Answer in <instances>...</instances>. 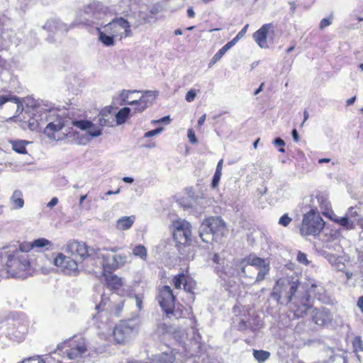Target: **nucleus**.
Listing matches in <instances>:
<instances>
[{"label":"nucleus","instance_id":"nucleus-49","mask_svg":"<svg viewBox=\"0 0 363 363\" xmlns=\"http://www.w3.org/2000/svg\"><path fill=\"white\" fill-rule=\"evenodd\" d=\"M249 25L247 24L244 26V28L237 34V35L232 40V41L234 42L235 44H236V43L240 40L242 38H243L246 33V31L247 30V28H248Z\"/></svg>","mask_w":363,"mask_h":363},{"label":"nucleus","instance_id":"nucleus-38","mask_svg":"<svg viewBox=\"0 0 363 363\" xmlns=\"http://www.w3.org/2000/svg\"><path fill=\"white\" fill-rule=\"evenodd\" d=\"M219 277L225 280L226 278L231 277L234 274V269L229 266H223L222 269L218 271Z\"/></svg>","mask_w":363,"mask_h":363},{"label":"nucleus","instance_id":"nucleus-51","mask_svg":"<svg viewBox=\"0 0 363 363\" xmlns=\"http://www.w3.org/2000/svg\"><path fill=\"white\" fill-rule=\"evenodd\" d=\"M170 314L172 315L177 319L182 318L184 315L183 311L180 310L179 307L177 308H175V307H174L171 310V312H169V315Z\"/></svg>","mask_w":363,"mask_h":363},{"label":"nucleus","instance_id":"nucleus-3","mask_svg":"<svg viewBox=\"0 0 363 363\" xmlns=\"http://www.w3.org/2000/svg\"><path fill=\"white\" fill-rule=\"evenodd\" d=\"M39 112L41 114L40 123H47L44 129L45 134L50 138L55 139V133L60 131L68 121L65 117V111L53 108L50 105H45Z\"/></svg>","mask_w":363,"mask_h":363},{"label":"nucleus","instance_id":"nucleus-16","mask_svg":"<svg viewBox=\"0 0 363 363\" xmlns=\"http://www.w3.org/2000/svg\"><path fill=\"white\" fill-rule=\"evenodd\" d=\"M107 301L108 302L107 308L110 309L111 313L117 317L120 316L123 308L124 301L118 297L117 294H112L109 298H106L105 295H102L101 301L96 308H101L105 307Z\"/></svg>","mask_w":363,"mask_h":363},{"label":"nucleus","instance_id":"nucleus-31","mask_svg":"<svg viewBox=\"0 0 363 363\" xmlns=\"http://www.w3.org/2000/svg\"><path fill=\"white\" fill-rule=\"evenodd\" d=\"M130 113V108L123 107L115 114V123L117 125L125 123Z\"/></svg>","mask_w":363,"mask_h":363},{"label":"nucleus","instance_id":"nucleus-33","mask_svg":"<svg viewBox=\"0 0 363 363\" xmlns=\"http://www.w3.org/2000/svg\"><path fill=\"white\" fill-rule=\"evenodd\" d=\"M106 284L109 289H118L122 286V279L115 274L106 277Z\"/></svg>","mask_w":363,"mask_h":363},{"label":"nucleus","instance_id":"nucleus-41","mask_svg":"<svg viewBox=\"0 0 363 363\" xmlns=\"http://www.w3.org/2000/svg\"><path fill=\"white\" fill-rule=\"evenodd\" d=\"M323 256L330 262V264L333 267L334 264L342 257L340 256H337L334 254L330 253L326 251H323L322 253Z\"/></svg>","mask_w":363,"mask_h":363},{"label":"nucleus","instance_id":"nucleus-45","mask_svg":"<svg viewBox=\"0 0 363 363\" xmlns=\"http://www.w3.org/2000/svg\"><path fill=\"white\" fill-rule=\"evenodd\" d=\"M135 0H121L119 4L120 6H123L124 9H133V6L135 4Z\"/></svg>","mask_w":363,"mask_h":363},{"label":"nucleus","instance_id":"nucleus-39","mask_svg":"<svg viewBox=\"0 0 363 363\" xmlns=\"http://www.w3.org/2000/svg\"><path fill=\"white\" fill-rule=\"evenodd\" d=\"M28 142L25 140L15 141L12 143V148L14 151L20 154H26L27 152L26 144Z\"/></svg>","mask_w":363,"mask_h":363},{"label":"nucleus","instance_id":"nucleus-50","mask_svg":"<svg viewBox=\"0 0 363 363\" xmlns=\"http://www.w3.org/2000/svg\"><path fill=\"white\" fill-rule=\"evenodd\" d=\"M291 222V218L288 216L287 214L283 215L279 220V224L286 227L289 225V223Z\"/></svg>","mask_w":363,"mask_h":363},{"label":"nucleus","instance_id":"nucleus-63","mask_svg":"<svg viewBox=\"0 0 363 363\" xmlns=\"http://www.w3.org/2000/svg\"><path fill=\"white\" fill-rule=\"evenodd\" d=\"M273 144L275 146L284 147L285 145V142L281 138H277L274 140Z\"/></svg>","mask_w":363,"mask_h":363},{"label":"nucleus","instance_id":"nucleus-23","mask_svg":"<svg viewBox=\"0 0 363 363\" xmlns=\"http://www.w3.org/2000/svg\"><path fill=\"white\" fill-rule=\"evenodd\" d=\"M273 28L272 24L267 23L264 24L258 30H257L253 38L258 45L262 48H268L267 43V36L268 31Z\"/></svg>","mask_w":363,"mask_h":363},{"label":"nucleus","instance_id":"nucleus-44","mask_svg":"<svg viewBox=\"0 0 363 363\" xmlns=\"http://www.w3.org/2000/svg\"><path fill=\"white\" fill-rule=\"evenodd\" d=\"M18 250H20V255H24L23 252H28L33 248V244L32 243H23L18 245Z\"/></svg>","mask_w":363,"mask_h":363},{"label":"nucleus","instance_id":"nucleus-61","mask_svg":"<svg viewBox=\"0 0 363 363\" xmlns=\"http://www.w3.org/2000/svg\"><path fill=\"white\" fill-rule=\"evenodd\" d=\"M329 217H330V218L332 220L335 221V223H337V224L341 225V222L340 221V220L342 219V217H339L338 216H337L333 212H331V213L330 214Z\"/></svg>","mask_w":363,"mask_h":363},{"label":"nucleus","instance_id":"nucleus-25","mask_svg":"<svg viewBox=\"0 0 363 363\" xmlns=\"http://www.w3.org/2000/svg\"><path fill=\"white\" fill-rule=\"evenodd\" d=\"M111 106L104 108L99 114V123L101 126L113 127L115 123V114L111 113Z\"/></svg>","mask_w":363,"mask_h":363},{"label":"nucleus","instance_id":"nucleus-17","mask_svg":"<svg viewBox=\"0 0 363 363\" xmlns=\"http://www.w3.org/2000/svg\"><path fill=\"white\" fill-rule=\"evenodd\" d=\"M157 298L162 310L167 315H169V312L174 307L175 299L170 286H163L160 291Z\"/></svg>","mask_w":363,"mask_h":363},{"label":"nucleus","instance_id":"nucleus-52","mask_svg":"<svg viewBox=\"0 0 363 363\" xmlns=\"http://www.w3.org/2000/svg\"><path fill=\"white\" fill-rule=\"evenodd\" d=\"M163 131V128L160 127L156 129L147 131L145 133L144 137L145 138H150L153 137L156 135H158L159 133H162Z\"/></svg>","mask_w":363,"mask_h":363},{"label":"nucleus","instance_id":"nucleus-55","mask_svg":"<svg viewBox=\"0 0 363 363\" xmlns=\"http://www.w3.org/2000/svg\"><path fill=\"white\" fill-rule=\"evenodd\" d=\"M326 363H345V362L342 357L340 355H335L330 357Z\"/></svg>","mask_w":363,"mask_h":363},{"label":"nucleus","instance_id":"nucleus-54","mask_svg":"<svg viewBox=\"0 0 363 363\" xmlns=\"http://www.w3.org/2000/svg\"><path fill=\"white\" fill-rule=\"evenodd\" d=\"M353 345L356 352L358 350L363 351V342L359 337L355 338Z\"/></svg>","mask_w":363,"mask_h":363},{"label":"nucleus","instance_id":"nucleus-22","mask_svg":"<svg viewBox=\"0 0 363 363\" xmlns=\"http://www.w3.org/2000/svg\"><path fill=\"white\" fill-rule=\"evenodd\" d=\"M73 125L82 130H87V133L91 137H98L102 134V129L89 121H75Z\"/></svg>","mask_w":363,"mask_h":363},{"label":"nucleus","instance_id":"nucleus-47","mask_svg":"<svg viewBox=\"0 0 363 363\" xmlns=\"http://www.w3.org/2000/svg\"><path fill=\"white\" fill-rule=\"evenodd\" d=\"M296 259L299 263L303 264L304 265H308L309 263L306 255L302 252H298Z\"/></svg>","mask_w":363,"mask_h":363},{"label":"nucleus","instance_id":"nucleus-53","mask_svg":"<svg viewBox=\"0 0 363 363\" xmlns=\"http://www.w3.org/2000/svg\"><path fill=\"white\" fill-rule=\"evenodd\" d=\"M222 173L216 172L212 179L211 186L216 188L218 186Z\"/></svg>","mask_w":363,"mask_h":363},{"label":"nucleus","instance_id":"nucleus-20","mask_svg":"<svg viewBox=\"0 0 363 363\" xmlns=\"http://www.w3.org/2000/svg\"><path fill=\"white\" fill-rule=\"evenodd\" d=\"M74 26L77 25L74 22L71 25L67 26L58 19H50L45 23L43 28L49 32L63 35Z\"/></svg>","mask_w":363,"mask_h":363},{"label":"nucleus","instance_id":"nucleus-56","mask_svg":"<svg viewBox=\"0 0 363 363\" xmlns=\"http://www.w3.org/2000/svg\"><path fill=\"white\" fill-rule=\"evenodd\" d=\"M196 96V92L194 89H191L189 91L185 96V99L188 102H191L195 99V97Z\"/></svg>","mask_w":363,"mask_h":363},{"label":"nucleus","instance_id":"nucleus-19","mask_svg":"<svg viewBox=\"0 0 363 363\" xmlns=\"http://www.w3.org/2000/svg\"><path fill=\"white\" fill-rule=\"evenodd\" d=\"M55 266L67 273L75 272L77 270V262L75 259L65 256L62 253H59L54 259Z\"/></svg>","mask_w":363,"mask_h":363},{"label":"nucleus","instance_id":"nucleus-11","mask_svg":"<svg viewBox=\"0 0 363 363\" xmlns=\"http://www.w3.org/2000/svg\"><path fill=\"white\" fill-rule=\"evenodd\" d=\"M65 252L71 254L76 259L83 261L86 258L95 259L96 249L89 247L84 242L73 240L67 243Z\"/></svg>","mask_w":363,"mask_h":363},{"label":"nucleus","instance_id":"nucleus-30","mask_svg":"<svg viewBox=\"0 0 363 363\" xmlns=\"http://www.w3.org/2000/svg\"><path fill=\"white\" fill-rule=\"evenodd\" d=\"M307 291L310 296L313 294L319 301H323L325 298V289L320 284H311V287L307 289Z\"/></svg>","mask_w":363,"mask_h":363},{"label":"nucleus","instance_id":"nucleus-46","mask_svg":"<svg viewBox=\"0 0 363 363\" xmlns=\"http://www.w3.org/2000/svg\"><path fill=\"white\" fill-rule=\"evenodd\" d=\"M135 0H121L119 4L120 6H123L124 9H133V6L135 4Z\"/></svg>","mask_w":363,"mask_h":363},{"label":"nucleus","instance_id":"nucleus-7","mask_svg":"<svg viewBox=\"0 0 363 363\" xmlns=\"http://www.w3.org/2000/svg\"><path fill=\"white\" fill-rule=\"evenodd\" d=\"M0 330L9 339L16 342L22 341L28 332V326L20 321L0 318Z\"/></svg>","mask_w":363,"mask_h":363},{"label":"nucleus","instance_id":"nucleus-37","mask_svg":"<svg viewBox=\"0 0 363 363\" xmlns=\"http://www.w3.org/2000/svg\"><path fill=\"white\" fill-rule=\"evenodd\" d=\"M253 356L255 359L259 362V363H263L267 359H269L270 356V353L267 351L264 350H255L253 351Z\"/></svg>","mask_w":363,"mask_h":363},{"label":"nucleus","instance_id":"nucleus-4","mask_svg":"<svg viewBox=\"0 0 363 363\" xmlns=\"http://www.w3.org/2000/svg\"><path fill=\"white\" fill-rule=\"evenodd\" d=\"M87 352L85 339L82 336H73L57 345L52 354H57L67 359L81 358Z\"/></svg>","mask_w":363,"mask_h":363},{"label":"nucleus","instance_id":"nucleus-1","mask_svg":"<svg viewBox=\"0 0 363 363\" xmlns=\"http://www.w3.org/2000/svg\"><path fill=\"white\" fill-rule=\"evenodd\" d=\"M271 296L281 304L291 302L294 316L298 318L303 317L312 306L306 286L291 277L278 279Z\"/></svg>","mask_w":363,"mask_h":363},{"label":"nucleus","instance_id":"nucleus-42","mask_svg":"<svg viewBox=\"0 0 363 363\" xmlns=\"http://www.w3.org/2000/svg\"><path fill=\"white\" fill-rule=\"evenodd\" d=\"M8 101H11V102H13L14 104H16L17 106L18 107L19 99L16 96L6 95V96H0V108Z\"/></svg>","mask_w":363,"mask_h":363},{"label":"nucleus","instance_id":"nucleus-59","mask_svg":"<svg viewBox=\"0 0 363 363\" xmlns=\"http://www.w3.org/2000/svg\"><path fill=\"white\" fill-rule=\"evenodd\" d=\"M345 265L342 261V258L339 259L333 266V267L337 271H342L344 269Z\"/></svg>","mask_w":363,"mask_h":363},{"label":"nucleus","instance_id":"nucleus-27","mask_svg":"<svg viewBox=\"0 0 363 363\" xmlns=\"http://www.w3.org/2000/svg\"><path fill=\"white\" fill-rule=\"evenodd\" d=\"M99 33V40L105 46L110 47L115 45V38H117L116 35L111 34L109 32H107L106 28L104 26V30H101L100 28H97Z\"/></svg>","mask_w":363,"mask_h":363},{"label":"nucleus","instance_id":"nucleus-2","mask_svg":"<svg viewBox=\"0 0 363 363\" xmlns=\"http://www.w3.org/2000/svg\"><path fill=\"white\" fill-rule=\"evenodd\" d=\"M0 262L5 264L8 274L12 277L24 279L30 262L26 255H20L17 245H9L0 250Z\"/></svg>","mask_w":363,"mask_h":363},{"label":"nucleus","instance_id":"nucleus-34","mask_svg":"<svg viewBox=\"0 0 363 363\" xmlns=\"http://www.w3.org/2000/svg\"><path fill=\"white\" fill-rule=\"evenodd\" d=\"M235 45V44L234 43V42L230 40L228 43H227L224 46H223L213 57L209 64V67H211V65L215 64L216 62L219 61L221 59V57L225 55V53Z\"/></svg>","mask_w":363,"mask_h":363},{"label":"nucleus","instance_id":"nucleus-9","mask_svg":"<svg viewBox=\"0 0 363 363\" xmlns=\"http://www.w3.org/2000/svg\"><path fill=\"white\" fill-rule=\"evenodd\" d=\"M138 323L135 320H121L113 330V338L118 344H124L129 341L136 333Z\"/></svg>","mask_w":363,"mask_h":363},{"label":"nucleus","instance_id":"nucleus-24","mask_svg":"<svg viewBox=\"0 0 363 363\" xmlns=\"http://www.w3.org/2000/svg\"><path fill=\"white\" fill-rule=\"evenodd\" d=\"M236 267L240 272H238V274L242 278H248L255 281V270L253 267H251L250 264H247L246 262V257L242 260H240L237 264Z\"/></svg>","mask_w":363,"mask_h":363},{"label":"nucleus","instance_id":"nucleus-36","mask_svg":"<svg viewBox=\"0 0 363 363\" xmlns=\"http://www.w3.org/2000/svg\"><path fill=\"white\" fill-rule=\"evenodd\" d=\"M172 283L174 288L177 289H180L182 288V285H183L184 289L186 291L187 290L186 277L183 273L175 276L172 280Z\"/></svg>","mask_w":363,"mask_h":363},{"label":"nucleus","instance_id":"nucleus-8","mask_svg":"<svg viewBox=\"0 0 363 363\" xmlns=\"http://www.w3.org/2000/svg\"><path fill=\"white\" fill-rule=\"evenodd\" d=\"M324 225L325 222L320 216L311 211L303 216L300 233L303 236H315L320 233Z\"/></svg>","mask_w":363,"mask_h":363},{"label":"nucleus","instance_id":"nucleus-32","mask_svg":"<svg viewBox=\"0 0 363 363\" xmlns=\"http://www.w3.org/2000/svg\"><path fill=\"white\" fill-rule=\"evenodd\" d=\"M157 96V93L153 91H145L143 95L136 99V103L146 104L149 106L152 104Z\"/></svg>","mask_w":363,"mask_h":363},{"label":"nucleus","instance_id":"nucleus-12","mask_svg":"<svg viewBox=\"0 0 363 363\" xmlns=\"http://www.w3.org/2000/svg\"><path fill=\"white\" fill-rule=\"evenodd\" d=\"M105 27L107 32L116 35L121 40L123 38L133 36L131 28H128V23L124 17L114 18L111 22L107 23Z\"/></svg>","mask_w":363,"mask_h":363},{"label":"nucleus","instance_id":"nucleus-64","mask_svg":"<svg viewBox=\"0 0 363 363\" xmlns=\"http://www.w3.org/2000/svg\"><path fill=\"white\" fill-rule=\"evenodd\" d=\"M357 306H358L361 312L363 313V296H360L358 298Z\"/></svg>","mask_w":363,"mask_h":363},{"label":"nucleus","instance_id":"nucleus-40","mask_svg":"<svg viewBox=\"0 0 363 363\" xmlns=\"http://www.w3.org/2000/svg\"><path fill=\"white\" fill-rule=\"evenodd\" d=\"M135 256L139 257L143 259H145L147 257V250L143 245L136 246L133 251Z\"/></svg>","mask_w":363,"mask_h":363},{"label":"nucleus","instance_id":"nucleus-58","mask_svg":"<svg viewBox=\"0 0 363 363\" xmlns=\"http://www.w3.org/2000/svg\"><path fill=\"white\" fill-rule=\"evenodd\" d=\"M187 136H188V138H189V142L191 143H192V144L197 143L198 140H197V139L196 138L194 131L192 129H189L188 130Z\"/></svg>","mask_w":363,"mask_h":363},{"label":"nucleus","instance_id":"nucleus-15","mask_svg":"<svg viewBox=\"0 0 363 363\" xmlns=\"http://www.w3.org/2000/svg\"><path fill=\"white\" fill-rule=\"evenodd\" d=\"M173 238L179 244H187L191 240V226L184 220H177L173 223Z\"/></svg>","mask_w":363,"mask_h":363},{"label":"nucleus","instance_id":"nucleus-14","mask_svg":"<svg viewBox=\"0 0 363 363\" xmlns=\"http://www.w3.org/2000/svg\"><path fill=\"white\" fill-rule=\"evenodd\" d=\"M246 262L257 271L255 284L259 283L265 279L271 269L269 261L267 259L257 256H249L246 257Z\"/></svg>","mask_w":363,"mask_h":363},{"label":"nucleus","instance_id":"nucleus-13","mask_svg":"<svg viewBox=\"0 0 363 363\" xmlns=\"http://www.w3.org/2000/svg\"><path fill=\"white\" fill-rule=\"evenodd\" d=\"M121 13L123 14V17L128 23V28L131 27L138 28L148 22V13L146 11L138 10L136 8L123 9Z\"/></svg>","mask_w":363,"mask_h":363},{"label":"nucleus","instance_id":"nucleus-18","mask_svg":"<svg viewBox=\"0 0 363 363\" xmlns=\"http://www.w3.org/2000/svg\"><path fill=\"white\" fill-rule=\"evenodd\" d=\"M363 218L359 214L356 207H350L348 208L345 216L340 220L341 226L345 230H350L354 229L356 225H359Z\"/></svg>","mask_w":363,"mask_h":363},{"label":"nucleus","instance_id":"nucleus-21","mask_svg":"<svg viewBox=\"0 0 363 363\" xmlns=\"http://www.w3.org/2000/svg\"><path fill=\"white\" fill-rule=\"evenodd\" d=\"M313 320L318 325H325L333 319L330 311L325 308H315L312 314Z\"/></svg>","mask_w":363,"mask_h":363},{"label":"nucleus","instance_id":"nucleus-5","mask_svg":"<svg viewBox=\"0 0 363 363\" xmlns=\"http://www.w3.org/2000/svg\"><path fill=\"white\" fill-rule=\"evenodd\" d=\"M108 11V7L99 1H92L77 11L74 23L77 26H91L95 20L102 18Z\"/></svg>","mask_w":363,"mask_h":363},{"label":"nucleus","instance_id":"nucleus-62","mask_svg":"<svg viewBox=\"0 0 363 363\" xmlns=\"http://www.w3.org/2000/svg\"><path fill=\"white\" fill-rule=\"evenodd\" d=\"M238 328L240 331H244L247 328V325L244 320H240L238 325Z\"/></svg>","mask_w":363,"mask_h":363},{"label":"nucleus","instance_id":"nucleus-43","mask_svg":"<svg viewBox=\"0 0 363 363\" xmlns=\"http://www.w3.org/2000/svg\"><path fill=\"white\" fill-rule=\"evenodd\" d=\"M33 247H43L45 246H50L51 242L45 238H39L33 242Z\"/></svg>","mask_w":363,"mask_h":363},{"label":"nucleus","instance_id":"nucleus-57","mask_svg":"<svg viewBox=\"0 0 363 363\" xmlns=\"http://www.w3.org/2000/svg\"><path fill=\"white\" fill-rule=\"evenodd\" d=\"M331 24H332V20L330 18H323L320 22L319 28L322 30V29L330 26Z\"/></svg>","mask_w":363,"mask_h":363},{"label":"nucleus","instance_id":"nucleus-28","mask_svg":"<svg viewBox=\"0 0 363 363\" xmlns=\"http://www.w3.org/2000/svg\"><path fill=\"white\" fill-rule=\"evenodd\" d=\"M175 356L172 352H162L155 355L150 362L147 363H173Z\"/></svg>","mask_w":363,"mask_h":363},{"label":"nucleus","instance_id":"nucleus-26","mask_svg":"<svg viewBox=\"0 0 363 363\" xmlns=\"http://www.w3.org/2000/svg\"><path fill=\"white\" fill-rule=\"evenodd\" d=\"M139 92H140V91L125 89L122 90L118 96V99L120 100L118 104L120 106L136 104V99H133L132 95L135 93Z\"/></svg>","mask_w":363,"mask_h":363},{"label":"nucleus","instance_id":"nucleus-48","mask_svg":"<svg viewBox=\"0 0 363 363\" xmlns=\"http://www.w3.org/2000/svg\"><path fill=\"white\" fill-rule=\"evenodd\" d=\"M40 122L35 118H31L28 121V128L31 130H38L40 129Z\"/></svg>","mask_w":363,"mask_h":363},{"label":"nucleus","instance_id":"nucleus-35","mask_svg":"<svg viewBox=\"0 0 363 363\" xmlns=\"http://www.w3.org/2000/svg\"><path fill=\"white\" fill-rule=\"evenodd\" d=\"M11 202L14 208H21L23 207L24 201L23 194L20 190H15L11 197Z\"/></svg>","mask_w":363,"mask_h":363},{"label":"nucleus","instance_id":"nucleus-6","mask_svg":"<svg viewBox=\"0 0 363 363\" xmlns=\"http://www.w3.org/2000/svg\"><path fill=\"white\" fill-rule=\"evenodd\" d=\"M199 232L202 241L209 243L225 235V224L220 217L208 218L203 221Z\"/></svg>","mask_w":363,"mask_h":363},{"label":"nucleus","instance_id":"nucleus-60","mask_svg":"<svg viewBox=\"0 0 363 363\" xmlns=\"http://www.w3.org/2000/svg\"><path fill=\"white\" fill-rule=\"evenodd\" d=\"M135 112H142L146 109L149 106L146 104L136 103Z\"/></svg>","mask_w":363,"mask_h":363},{"label":"nucleus","instance_id":"nucleus-10","mask_svg":"<svg viewBox=\"0 0 363 363\" xmlns=\"http://www.w3.org/2000/svg\"><path fill=\"white\" fill-rule=\"evenodd\" d=\"M108 251L107 248L103 250L96 249L97 253L95 255V259H101V264L104 270L107 272L112 271L122 267L126 262V257L121 255H111L104 254L102 251Z\"/></svg>","mask_w":363,"mask_h":363},{"label":"nucleus","instance_id":"nucleus-29","mask_svg":"<svg viewBox=\"0 0 363 363\" xmlns=\"http://www.w3.org/2000/svg\"><path fill=\"white\" fill-rule=\"evenodd\" d=\"M135 219L134 216H123L117 220L116 228L120 230H126L133 225Z\"/></svg>","mask_w":363,"mask_h":363}]
</instances>
